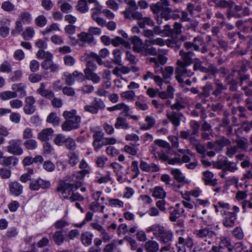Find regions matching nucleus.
Instances as JSON below:
<instances>
[{"label":"nucleus","mask_w":252,"mask_h":252,"mask_svg":"<svg viewBox=\"0 0 252 252\" xmlns=\"http://www.w3.org/2000/svg\"><path fill=\"white\" fill-rule=\"evenodd\" d=\"M181 56V60L177 61V67L175 69V78L179 83L184 82L183 77H190L194 74L193 72L187 68V67L190 65L193 60L192 57L194 56V53L192 51L185 52L181 50L179 52Z\"/></svg>","instance_id":"nucleus-1"},{"label":"nucleus","mask_w":252,"mask_h":252,"mask_svg":"<svg viewBox=\"0 0 252 252\" xmlns=\"http://www.w3.org/2000/svg\"><path fill=\"white\" fill-rule=\"evenodd\" d=\"M89 175L88 171L86 170H80L72 175L73 182L65 180L60 183L57 188V190L60 191L62 194L68 193L69 194L71 192L77 190L82 185V181L86 176Z\"/></svg>","instance_id":"nucleus-2"},{"label":"nucleus","mask_w":252,"mask_h":252,"mask_svg":"<svg viewBox=\"0 0 252 252\" xmlns=\"http://www.w3.org/2000/svg\"><path fill=\"white\" fill-rule=\"evenodd\" d=\"M190 126L191 130L181 131L180 136L181 138L184 139L189 140L190 144L193 145L198 153L204 154L206 151L205 147L200 144L197 139V137L198 136L199 124L196 121H193L190 122Z\"/></svg>","instance_id":"nucleus-3"},{"label":"nucleus","mask_w":252,"mask_h":252,"mask_svg":"<svg viewBox=\"0 0 252 252\" xmlns=\"http://www.w3.org/2000/svg\"><path fill=\"white\" fill-rule=\"evenodd\" d=\"M169 3L167 0H161L156 3L152 4L150 8L157 19L158 25L162 23V19L167 21L170 19L171 8L168 7Z\"/></svg>","instance_id":"nucleus-4"},{"label":"nucleus","mask_w":252,"mask_h":252,"mask_svg":"<svg viewBox=\"0 0 252 252\" xmlns=\"http://www.w3.org/2000/svg\"><path fill=\"white\" fill-rule=\"evenodd\" d=\"M197 238L203 240L202 244H206L210 245L212 244L213 237L216 235L215 232L211 228L207 227H202L198 230H196L194 233Z\"/></svg>","instance_id":"nucleus-5"},{"label":"nucleus","mask_w":252,"mask_h":252,"mask_svg":"<svg viewBox=\"0 0 252 252\" xmlns=\"http://www.w3.org/2000/svg\"><path fill=\"white\" fill-rule=\"evenodd\" d=\"M250 15V9L248 7H243L241 5H235L233 9H230L227 12V17L241 18Z\"/></svg>","instance_id":"nucleus-6"},{"label":"nucleus","mask_w":252,"mask_h":252,"mask_svg":"<svg viewBox=\"0 0 252 252\" xmlns=\"http://www.w3.org/2000/svg\"><path fill=\"white\" fill-rule=\"evenodd\" d=\"M22 140L19 139H12L8 141V145L6 147L7 151L13 155H22L24 151L21 147Z\"/></svg>","instance_id":"nucleus-7"},{"label":"nucleus","mask_w":252,"mask_h":252,"mask_svg":"<svg viewBox=\"0 0 252 252\" xmlns=\"http://www.w3.org/2000/svg\"><path fill=\"white\" fill-rule=\"evenodd\" d=\"M156 238L162 243H171L173 238V233L171 230L165 229L164 227L161 226Z\"/></svg>","instance_id":"nucleus-8"},{"label":"nucleus","mask_w":252,"mask_h":252,"mask_svg":"<svg viewBox=\"0 0 252 252\" xmlns=\"http://www.w3.org/2000/svg\"><path fill=\"white\" fill-rule=\"evenodd\" d=\"M235 25L238 30L250 35L252 40V19L250 18L247 20H238Z\"/></svg>","instance_id":"nucleus-9"},{"label":"nucleus","mask_w":252,"mask_h":252,"mask_svg":"<svg viewBox=\"0 0 252 252\" xmlns=\"http://www.w3.org/2000/svg\"><path fill=\"white\" fill-rule=\"evenodd\" d=\"M216 166L217 168L221 169L224 172H235L238 169L236 162H231L225 159L218 161L217 163Z\"/></svg>","instance_id":"nucleus-10"},{"label":"nucleus","mask_w":252,"mask_h":252,"mask_svg":"<svg viewBox=\"0 0 252 252\" xmlns=\"http://www.w3.org/2000/svg\"><path fill=\"white\" fill-rule=\"evenodd\" d=\"M176 246L178 248L179 251H182L183 252H185L186 247L192 250L193 246V240L188 236L185 238L179 237Z\"/></svg>","instance_id":"nucleus-11"},{"label":"nucleus","mask_w":252,"mask_h":252,"mask_svg":"<svg viewBox=\"0 0 252 252\" xmlns=\"http://www.w3.org/2000/svg\"><path fill=\"white\" fill-rule=\"evenodd\" d=\"M81 117H77L75 120H65L62 125V128L63 130L65 131L77 129L79 127Z\"/></svg>","instance_id":"nucleus-12"},{"label":"nucleus","mask_w":252,"mask_h":252,"mask_svg":"<svg viewBox=\"0 0 252 252\" xmlns=\"http://www.w3.org/2000/svg\"><path fill=\"white\" fill-rule=\"evenodd\" d=\"M109 54L110 52L107 48H103L99 51L98 55L94 52H91L90 54H87V59L89 60V58H93L95 60L99 65H101L103 63L101 58H105L107 57Z\"/></svg>","instance_id":"nucleus-13"},{"label":"nucleus","mask_w":252,"mask_h":252,"mask_svg":"<svg viewBox=\"0 0 252 252\" xmlns=\"http://www.w3.org/2000/svg\"><path fill=\"white\" fill-rule=\"evenodd\" d=\"M204 39L201 36L195 37L192 42H186L184 44V47L187 50H189L192 48L196 51H200V47L203 45Z\"/></svg>","instance_id":"nucleus-14"},{"label":"nucleus","mask_w":252,"mask_h":252,"mask_svg":"<svg viewBox=\"0 0 252 252\" xmlns=\"http://www.w3.org/2000/svg\"><path fill=\"white\" fill-rule=\"evenodd\" d=\"M224 218L222 220L223 225L228 228L232 227L235 225V222L237 219V215L235 213L230 212L223 213Z\"/></svg>","instance_id":"nucleus-15"},{"label":"nucleus","mask_w":252,"mask_h":252,"mask_svg":"<svg viewBox=\"0 0 252 252\" xmlns=\"http://www.w3.org/2000/svg\"><path fill=\"white\" fill-rule=\"evenodd\" d=\"M8 189L11 195L19 196L23 193V186L19 182L13 181L8 183Z\"/></svg>","instance_id":"nucleus-16"},{"label":"nucleus","mask_w":252,"mask_h":252,"mask_svg":"<svg viewBox=\"0 0 252 252\" xmlns=\"http://www.w3.org/2000/svg\"><path fill=\"white\" fill-rule=\"evenodd\" d=\"M26 104L24 107V111L27 115L32 114L36 110L34 105L35 99L32 96H27L25 100Z\"/></svg>","instance_id":"nucleus-17"},{"label":"nucleus","mask_w":252,"mask_h":252,"mask_svg":"<svg viewBox=\"0 0 252 252\" xmlns=\"http://www.w3.org/2000/svg\"><path fill=\"white\" fill-rule=\"evenodd\" d=\"M122 113L117 117L114 126L116 129H128L130 127L126 117L122 116Z\"/></svg>","instance_id":"nucleus-18"},{"label":"nucleus","mask_w":252,"mask_h":252,"mask_svg":"<svg viewBox=\"0 0 252 252\" xmlns=\"http://www.w3.org/2000/svg\"><path fill=\"white\" fill-rule=\"evenodd\" d=\"M131 42L133 44V50L139 53H142L145 49L143 41L137 36H133L131 38Z\"/></svg>","instance_id":"nucleus-19"},{"label":"nucleus","mask_w":252,"mask_h":252,"mask_svg":"<svg viewBox=\"0 0 252 252\" xmlns=\"http://www.w3.org/2000/svg\"><path fill=\"white\" fill-rule=\"evenodd\" d=\"M183 116L181 112L173 111L171 113H167L166 117L172 125L175 126H179L180 125L181 118Z\"/></svg>","instance_id":"nucleus-20"},{"label":"nucleus","mask_w":252,"mask_h":252,"mask_svg":"<svg viewBox=\"0 0 252 252\" xmlns=\"http://www.w3.org/2000/svg\"><path fill=\"white\" fill-rule=\"evenodd\" d=\"M54 131L52 128L42 129L37 134V139L41 141L46 142L54 135Z\"/></svg>","instance_id":"nucleus-21"},{"label":"nucleus","mask_w":252,"mask_h":252,"mask_svg":"<svg viewBox=\"0 0 252 252\" xmlns=\"http://www.w3.org/2000/svg\"><path fill=\"white\" fill-rule=\"evenodd\" d=\"M140 169L145 172H156L159 170V167L154 163L148 164L146 161L141 160L140 163Z\"/></svg>","instance_id":"nucleus-22"},{"label":"nucleus","mask_w":252,"mask_h":252,"mask_svg":"<svg viewBox=\"0 0 252 252\" xmlns=\"http://www.w3.org/2000/svg\"><path fill=\"white\" fill-rule=\"evenodd\" d=\"M179 207H181V204L177 203L174 207H171L169 208V220L172 222H175L177 219L181 216Z\"/></svg>","instance_id":"nucleus-23"},{"label":"nucleus","mask_w":252,"mask_h":252,"mask_svg":"<svg viewBox=\"0 0 252 252\" xmlns=\"http://www.w3.org/2000/svg\"><path fill=\"white\" fill-rule=\"evenodd\" d=\"M187 9L191 15L194 14V10L200 12L202 9L200 0H191V2L187 5Z\"/></svg>","instance_id":"nucleus-24"},{"label":"nucleus","mask_w":252,"mask_h":252,"mask_svg":"<svg viewBox=\"0 0 252 252\" xmlns=\"http://www.w3.org/2000/svg\"><path fill=\"white\" fill-rule=\"evenodd\" d=\"M36 92L41 96L49 99L54 97V94L52 91L45 89V85L44 83H40V87Z\"/></svg>","instance_id":"nucleus-25"},{"label":"nucleus","mask_w":252,"mask_h":252,"mask_svg":"<svg viewBox=\"0 0 252 252\" xmlns=\"http://www.w3.org/2000/svg\"><path fill=\"white\" fill-rule=\"evenodd\" d=\"M18 162V159L14 156L3 157L0 160V164L4 166H9L11 164L15 166Z\"/></svg>","instance_id":"nucleus-26"},{"label":"nucleus","mask_w":252,"mask_h":252,"mask_svg":"<svg viewBox=\"0 0 252 252\" xmlns=\"http://www.w3.org/2000/svg\"><path fill=\"white\" fill-rule=\"evenodd\" d=\"M203 177L202 179L206 185L215 186L217 184V180L216 179H213L214 174L209 171L203 173Z\"/></svg>","instance_id":"nucleus-27"},{"label":"nucleus","mask_w":252,"mask_h":252,"mask_svg":"<svg viewBox=\"0 0 252 252\" xmlns=\"http://www.w3.org/2000/svg\"><path fill=\"white\" fill-rule=\"evenodd\" d=\"M174 178L179 183L189 184V182L186 180L185 177L183 175L181 171L179 169L172 168L170 171Z\"/></svg>","instance_id":"nucleus-28"},{"label":"nucleus","mask_w":252,"mask_h":252,"mask_svg":"<svg viewBox=\"0 0 252 252\" xmlns=\"http://www.w3.org/2000/svg\"><path fill=\"white\" fill-rule=\"evenodd\" d=\"M201 89L202 91L196 96L197 100L201 99L202 97H208L210 94L211 91L212 90L213 86L211 83L207 82Z\"/></svg>","instance_id":"nucleus-29"},{"label":"nucleus","mask_w":252,"mask_h":252,"mask_svg":"<svg viewBox=\"0 0 252 252\" xmlns=\"http://www.w3.org/2000/svg\"><path fill=\"white\" fill-rule=\"evenodd\" d=\"M94 235L88 231L83 232L81 235V241L83 245L86 247L89 246L92 244V239Z\"/></svg>","instance_id":"nucleus-30"},{"label":"nucleus","mask_w":252,"mask_h":252,"mask_svg":"<svg viewBox=\"0 0 252 252\" xmlns=\"http://www.w3.org/2000/svg\"><path fill=\"white\" fill-rule=\"evenodd\" d=\"M144 247L147 252H157L159 250V245L155 241L149 240L146 242Z\"/></svg>","instance_id":"nucleus-31"},{"label":"nucleus","mask_w":252,"mask_h":252,"mask_svg":"<svg viewBox=\"0 0 252 252\" xmlns=\"http://www.w3.org/2000/svg\"><path fill=\"white\" fill-rule=\"evenodd\" d=\"M69 164L73 167L76 165L79 162V156L78 153L75 152H70L67 154Z\"/></svg>","instance_id":"nucleus-32"},{"label":"nucleus","mask_w":252,"mask_h":252,"mask_svg":"<svg viewBox=\"0 0 252 252\" xmlns=\"http://www.w3.org/2000/svg\"><path fill=\"white\" fill-rule=\"evenodd\" d=\"M84 73L86 78L91 80L94 83H98L100 81V77L98 76L95 73L90 70L88 69H85Z\"/></svg>","instance_id":"nucleus-33"},{"label":"nucleus","mask_w":252,"mask_h":252,"mask_svg":"<svg viewBox=\"0 0 252 252\" xmlns=\"http://www.w3.org/2000/svg\"><path fill=\"white\" fill-rule=\"evenodd\" d=\"M79 39L82 42L91 44L94 42V36L89 32H82L78 34Z\"/></svg>","instance_id":"nucleus-34"},{"label":"nucleus","mask_w":252,"mask_h":252,"mask_svg":"<svg viewBox=\"0 0 252 252\" xmlns=\"http://www.w3.org/2000/svg\"><path fill=\"white\" fill-rule=\"evenodd\" d=\"M215 89L212 94L217 98H220L223 91L226 90V87L220 83H215Z\"/></svg>","instance_id":"nucleus-35"},{"label":"nucleus","mask_w":252,"mask_h":252,"mask_svg":"<svg viewBox=\"0 0 252 252\" xmlns=\"http://www.w3.org/2000/svg\"><path fill=\"white\" fill-rule=\"evenodd\" d=\"M7 21L6 19L0 21V35L2 37H6L9 33L10 29L5 25Z\"/></svg>","instance_id":"nucleus-36"},{"label":"nucleus","mask_w":252,"mask_h":252,"mask_svg":"<svg viewBox=\"0 0 252 252\" xmlns=\"http://www.w3.org/2000/svg\"><path fill=\"white\" fill-rule=\"evenodd\" d=\"M58 4L61 10L63 13H68L72 9V5L65 0H60Z\"/></svg>","instance_id":"nucleus-37"},{"label":"nucleus","mask_w":252,"mask_h":252,"mask_svg":"<svg viewBox=\"0 0 252 252\" xmlns=\"http://www.w3.org/2000/svg\"><path fill=\"white\" fill-rule=\"evenodd\" d=\"M113 58L112 62L116 64L121 65H122V52L121 50L116 49L113 51Z\"/></svg>","instance_id":"nucleus-38"},{"label":"nucleus","mask_w":252,"mask_h":252,"mask_svg":"<svg viewBox=\"0 0 252 252\" xmlns=\"http://www.w3.org/2000/svg\"><path fill=\"white\" fill-rule=\"evenodd\" d=\"M64 145L65 148L71 152L74 151L77 148L75 140L70 136L66 138Z\"/></svg>","instance_id":"nucleus-39"},{"label":"nucleus","mask_w":252,"mask_h":252,"mask_svg":"<svg viewBox=\"0 0 252 252\" xmlns=\"http://www.w3.org/2000/svg\"><path fill=\"white\" fill-rule=\"evenodd\" d=\"M193 68L194 71L199 70L202 72L206 71V67L203 66V62L198 58H194L193 59Z\"/></svg>","instance_id":"nucleus-40"},{"label":"nucleus","mask_w":252,"mask_h":252,"mask_svg":"<svg viewBox=\"0 0 252 252\" xmlns=\"http://www.w3.org/2000/svg\"><path fill=\"white\" fill-rule=\"evenodd\" d=\"M23 144L28 150H34L38 146L37 142L35 139L32 138L25 140Z\"/></svg>","instance_id":"nucleus-41"},{"label":"nucleus","mask_w":252,"mask_h":252,"mask_svg":"<svg viewBox=\"0 0 252 252\" xmlns=\"http://www.w3.org/2000/svg\"><path fill=\"white\" fill-rule=\"evenodd\" d=\"M225 82L229 86V89L231 92L236 91L237 90V82L236 80L231 78L229 76H227L225 79Z\"/></svg>","instance_id":"nucleus-42"},{"label":"nucleus","mask_w":252,"mask_h":252,"mask_svg":"<svg viewBox=\"0 0 252 252\" xmlns=\"http://www.w3.org/2000/svg\"><path fill=\"white\" fill-rule=\"evenodd\" d=\"M76 8L78 11L84 13L88 11L89 8L86 0H79Z\"/></svg>","instance_id":"nucleus-43"},{"label":"nucleus","mask_w":252,"mask_h":252,"mask_svg":"<svg viewBox=\"0 0 252 252\" xmlns=\"http://www.w3.org/2000/svg\"><path fill=\"white\" fill-rule=\"evenodd\" d=\"M235 142L237 144V149L239 148L244 151H246L248 148V140L245 138L236 139Z\"/></svg>","instance_id":"nucleus-44"},{"label":"nucleus","mask_w":252,"mask_h":252,"mask_svg":"<svg viewBox=\"0 0 252 252\" xmlns=\"http://www.w3.org/2000/svg\"><path fill=\"white\" fill-rule=\"evenodd\" d=\"M130 71V69L126 66L121 67H116L113 70V73L118 77L120 76L122 74H127Z\"/></svg>","instance_id":"nucleus-45"},{"label":"nucleus","mask_w":252,"mask_h":252,"mask_svg":"<svg viewBox=\"0 0 252 252\" xmlns=\"http://www.w3.org/2000/svg\"><path fill=\"white\" fill-rule=\"evenodd\" d=\"M52 239L57 245H61L64 240L62 231H56L52 236Z\"/></svg>","instance_id":"nucleus-46"},{"label":"nucleus","mask_w":252,"mask_h":252,"mask_svg":"<svg viewBox=\"0 0 252 252\" xmlns=\"http://www.w3.org/2000/svg\"><path fill=\"white\" fill-rule=\"evenodd\" d=\"M19 19L24 24H30L32 21V16L28 12H22L19 16Z\"/></svg>","instance_id":"nucleus-47"},{"label":"nucleus","mask_w":252,"mask_h":252,"mask_svg":"<svg viewBox=\"0 0 252 252\" xmlns=\"http://www.w3.org/2000/svg\"><path fill=\"white\" fill-rule=\"evenodd\" d=\"M17 96V94L15 92L5 91L0 93V98L2 100H6L16 98Z\"/></svg>","instance_id":"nucleus-48"},{"label":"nucleus","mask_w":252,"mask_h":252,"mask_svg":"<svg viewBox=\"0 0 252 252\" xmlns=\"http://www.w3.org/2000/svg\"><path fill=\"white\" fill-rule=\"evenodd\" d=\"M138 24L140 28H144L146 25L153 26L154 25V22L150 17H142L140 20L138 22Z\"/></svg>","instance_id":"nucleus-49"},{"label":"nucleus","mask_w":252,"mask_h":252,"mask_svg":"<svg viewBox=\"0 0 252 252\" xmlns=\"http://www.w3.org/2000/svg\"><path fill=\"white\" fill-rule=\"evenodd\" d=\"M170 108L172 110H176L177 111L185 108V105L183 99L182 98H176L175 103L171 105Z\"/></svg>","instance_id":"nucleus-50"},{"label":"nucleus","mask_w":252,"mask_h":252,"mask_svg":"<svg viewBox=\"0 0 252 252\" xmlns=\"http://www.w3.org/2000/svg\"><path fill=\"white\" fill-rule=\"evenodd\" d=\"M63 195L64 198L69 199L71 202H74L76 200L83 201L84 200V197L78 192L72 193L70 197L68 196L69 194L68 193H66Z\"/></svg>","instance_id":"nucleus-51"},{"label":"nucleus","mask_w":252,"mask_h":252,"mask_svg":"<svg viewBox=\"0 0 252 252\" xmlns=\"http://www.w3.org/2000/svg\"><path fill=\"white\" fill-rule=\"evenodd\" d=\"M138 149L136 145L132 144L131 145L125 146L123 151H125L127 154L132 156H136L137 154Z\"/></svg>","instance_id":"nucleus-52"},{"label":"nucleus","mask_w":252,"mask_h":252,"mask_svg":"<svg viewBox=\"0 0 252 252\" xmlns=\"http://www.w3.org/2000/svg\"><path fill=\"white\" fill-rule=\"evenodd\" d=\"M12 89L17 92H20V95L22 97L26 95V92L25 91V86L22 83L17 84H14L12 85Z\"/></svg>","instance_id":"nucleus-53"},{"label":"nucleus","mask_w":252,"mask_h":252,"mask_svg":"<svg viewBox=\"0 0 252 252\" xmlns=\"http://www.w3.org/2000/svg\"><path fill=\"white\" fill-rule=\"evenodd\" d=\"M92 104L95 108H96L98 112L99 110H103L105 107V105L104 101L101 99L99 98L94 97Z\"/></svg>","instance_id":"nucleus-54"},{"label":"nucleus","mask_w":252,"mask_h":252,"mask_svg":"<svg viewBox=\"0 0 252 252\" xmlns=\"http://www.w3.org/2000/svg\"><path fill=\"white\" fill-rule=\"evenodd\" d=\"M66 138L63 134H58L56 135L53 141L56 145L61 146L64 144Z\"/></svg>","instance_id":"nucleus-55"},{"label":"nucleus","mask_w":252,"mask_h":252,"mask_svg":"<svg viewBox=\"0 0 252 252\" xmlns=\"http://www.w3.org/2000/svg\"><path fill=\"white\" fill-rule=\"evenodd\" d=\"M59 121L60 119L55 113H51L47 118V122L55 126L59 125Z\"/></svg>","instance_id":"nucleus-56"},{"label":"nucleus","mask_w":252,"mask_h":252,"mask_svg":"<svg viewBox=\"0 0 252 252\" xmlns=\"http://www.w3.org/2000/svg\"><path fill=\"white\" fill-rule=\"evenodd\" d=\"M76 110L75 109H73L70 111H64L63 114V116L65 120H75V119L77 117H80L79 116L76 115Z\"/></svg>","instance_id":"nucleus-57"},{"label":"nucleus","mask_w":252,"mask_h":252,"mask_svg":"<svg viewBox=\"0 0 252 252\" xmlns=\"http://www.w3.org/2000/svg\"><path fill=\"white\" fill-rule=\"evenodd\" d=\"M166 193L160 187H156L154 190L153 196L156 198H163L165 197Z\"/></svg>","instance_id":"nucleus-58"},{"label":"nucleus","mask_w":252,"mask_h":252,"mask_svg":"<svg viewBox=\"0 0 252 252\" xmlns=\"http://www.w3.org/2000/svg\"><path fill=\"white\" fill-rule=\"evenodd\" d=\"M232 235L238 240H242L244 237V233L240 226L235 227L232 231Z\"/></svg>","instance_id":"nucleus-59"},{"label":"nucleus","mask_w":252,"mask_h":252,"mask_svg":"<svg viewBox=\"0 0 252 252\" xmlns=\"http://www.w3.org/2000/svg\"><path fill=\"white\" fill-rule=\"evenodd\" d=\"M34 35V29L31 27H27L25 31L22 33L23 38L26 40H30L32 39Z\"/></svg>","instance_id":"nucleus-60"},{"label":"nucleus","mask_w":252,"mask_h":252,"mask_svg":"<svg viewBox=\"0 0 252 252\" xmlns=\"http://www.w3.org/2000/svg\"><path fill=\"white\" fill-rule=\"evenodd\" d=\"M138 9V6L136 4V6L129 5V7L123 11L122 13L124 15L126 19L131 20L132 13Z\"/></svg>","instance_id":"nucleus-61"},{"label":"nucleus","mask_w":252,"mask_h":252,"mask_svg":"<svg viewBox=\"0 0 252 252\" xmlns=\"http://www.w3.org/2000/svg\"><path fill=\"white\" fill-rule=\"evenodd\" d=\"M22 22L20 20H17L15 22V26L14 29L12 30L11 34L15 36L18 34H20L23 31Z\"/></svg>","instance_id":"nucleus-62"},{"label":"nucleus","mask_w":252,"mask_h":252,"mask_svg":"<svg viewBox=\"0 0 252 252\" xmlns=\"http://www.w3.org/2000/svg\"><path fill=\"white\" fill-rule=\"evenodd\" d=\"M161 71L164 78L168 79L172 75L174 71V68L171 66H167L164 69L163 68H161Z\"/></svg>","instance_id":"nucleus-63"},{"label":"nucleus","mask_w":252,"mask_h":252,"mask_svg":"<svg viewBox=\"0 0 252 252\" xmlns=\"http://www.w3.org/2000/svg\"><path fill=\"white\" fill-rule=\"evenodd\" d=\"M47 23V20L44 15H39L35 19V23L39 27L45 26Z\"/></svg>","instance_id":"nucleus-64"}]
</instances>
